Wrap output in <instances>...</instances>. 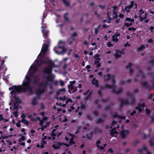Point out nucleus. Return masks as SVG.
Here are the masks:
<instances>
[{"label":"nucleus","instance_id":"obj_1","mask_svg":"<svg viewBox=\"0 0 154 154\" xmlns=\"http://www.w3.org/2000/svg\"><path fill=\"white\" fill-rule=\"evenodd\" d=\"M32 73L31 72H30L28 75H26L25 79L26 81H24L22 86L23 87V91H29L30 93L32 94L33 92L32 88L30 86L31 83L30 77L32 76Z\"/></svg>","mask_w":154,"mask_h":154},{"label":"nucleus","instance_id":"obj_2","mask_svg":"<svg viewBox=\"0 0 154 154\" xmlns=\"http://www.w3.org/2000/svg\"><path fill=\"white\" fill-rule=\"evenodd\" d=\"M127 96H130L131 97V100L130 101H129L128 99H125L123 100L119 98V101H120V103L121 104L124 105H128L131 104H134L135 103V96L133 95L132 94L129 92H128L126 93Z\"/></svg>","mask_w":154,"mask_h":154},{"label":"nucleus","instance_id":"obj_3","mask_svg":"<svg viewBox=\"0 0 154 154\" xmlns=\"http://www.w3.org/2000/svg\"><path fill=\"white\" fill-rule=\"evenodd\" d=\"M10 90H11V93L12 94H15L16 95L17 93L23 92H25L26 91H23V88L21 86L14 85L9 88Z\"/></svg>","mask_w":154,"mask_h":154},{"label":"nucleus","instance_id":"obj_4","mask_svg":"<svg viewBox=\"0 0 154 154\" xmlns=\"http://www.w3.org/2000/svg\"><path fill=\"white\" fill-rule=\"evenodd\" d=\"M38 87L36 91V94L38 96V97L40 98V95L42 94L45 93V88L43 87V85L41 83L38 84Z\"/></svg>","mask_w":154,"mask_h":154},{"label":"nucleus","instance_id":"obj_5","mask_svg":"<svg viewBox=\"0 0 154 154\" xmlns=\"http://www.w3.org/2000/svg\"><path fill=\"white\" fill-rule=\"evenodd\" d=\"M124 50L119 49L117 50L116 51L115 53L114 54V56L116 59L120 57L122 55H124Z\"/></svg>","mask_w":154,"mask_h":154},{"label":"nucleus","instance_id":"obj_6","mask_svg":"<svg viewBox=\"0 0 154 154\" xmlns=\"http://www.w3.org/2000/svg\"><path fill=\"white\" fill-rule=\"evenodd\" d=\"M112 92L113 93L118 94L121 93L123 91V89L122 88H119L117 90H116V87L114 85H112Z\"/></svg>","mask_w":154,"mask_h":154},{"label":"nucleus","instance_id":"obj_7","mask_svg":"<svg viewBox=\"0 0 154 154\" xmlns=\"http://www.w3.org/2000/svg\"><path fill=\"white\" fill-rule=\"evenodd\" d=\"M63 145V143L60 142H57L56 144H53L52 145V147L54 149H59L61 146Z\"/></svg>","mask_w":154,"mask_h":154},{"label":"nucleus","instance_id":"obj_8","mask_svg":"<svg viewBox=\"0 0 154 154\" xmlns=\"http://www.w3.org/2000/svg\"><path fill=\"white\" fill-rule=\"evenodd\" d=\"M91 83L92 85H94L95 87H98L99 85L98 81L95 78H93L91 80Z\"/></svg>","mask_w":154,"mask_h":154},{"label":"nucleus","instance_id":"obj_9","mask_svg":"<svg viewBox=\"0 0 154 154\" xmlns=\"http://www.w3.org/2000/svg\"><path fill=\"white\" fill-rule=\"evenodd\" d=\"M105 88L111 89L112 85H110L107 84H105L104 85L100 87V89L102 91L104 90Z\"/></svg>","mask_w":154,"mask_h":154},{"label":"nucleus","instance_id":"obj_10","mask_svg":"<svg viewBox=\"0 0 154 154\" xmlns=\"http://www.w3.org/2000/svg\"><path fill=\"white\" fill-rule=\"evenodd\" d=\"M120 35V33H115L112 36V40L113 42H117L119 41V39L117 38V37Z\"/></svg>","mask_w":154,"mask_h":154},{"label":"nucleus","instance_id":"obj_11","mask_svg":"<svg viewBox=\"0 0 154 154\" xmlns=\"http://www.w3.org/2000/svg\"><path fill=\"white\" fill-rule=\"evenodd\" d=\"M141 84L143 86V87L145 88H147L149 89H152V86H150L147 82H141Z\"/></svg>","mask_w":154,"mask_h":154},{"label":"nucleus","instance_id":"obj_12","mask_svg":"<svg viewBox=\"0 0 154 154\" xmlns=\"http://www.w3.org/2000/svg\"><path fill=\"white\" fill-rule=\"evenodd\" d=\"M52 71V68L51 66H50L45 68L44 70V72L45 73L50 74Z\"/></svg>","mask_w":154,"mask_h":154},{"label":"nucleus","instance_id":"obj_13","mask_svg":"<svg viewBox=\"0 0 154 154\" xmlns=\"http://www.w3.org/2000/svg\"><path fill=\"white\" fill-rule=\"evenodd\" d=\"M129 131L127 130H124L120 132V134L122 136V138L123 139H124L125 138L126 136V135L125 134V133L126 134H128L129 133Z\"/></svg>","mask_w":154,"mask_h":154},{"label":"nucleus","instance_id":"obj_14","mask_svg":"<svg viewBox=\"0 0 154 154\" xmlns=\"http://www.w3.org/2000/svg\"><path fill=\"white\" fill-rule=\"evenodd\" d=\"M48 45L45 43H44L41 50V51L43 53H46L48 50Z\"/></svg>","mask_w":154,"mask_h":154},{"label":"nucleus","instance_id":"obj_15","mask_svg":"<svg viewBox=\"0 0 154 154\" xmlns=\"http://www.w3.org/2000/svg\"><path fill=\"white\" fill-rule=\"evenodd\" d=\"M40 80V79L39 78L38 75H35L34 76L32 83L34 84H38L39 83Z\"/></svg>","mask_w":154,"mask_h":154},{"label":"nucleus","instance_id":"obj_16","mask_svg":"<svg viewBox=\"0 0 154 154\" xmlns=\"http://www.w3.org/2000/svg\"><path fill=\"white\" fill-rule=\"evenodd\" d=\"M76 81L75 80H74L72 81H70L69 82V84L68 85V92L70 94L71 93V90L70 89V86H73V85L75 83Z\"/></svg>","mask_w":154,"mask_h":154},{"label":"nucleus","instance_id":"obj_17","mask_svg":"<svg viewBox=\"0 0 154 154\" xmlns=\"http://www.w3.org/2000/svg\"><path fill=\"white\" fill-rule=\"evenodd\" d=\"M132 65V64L130 63H128V64L125 66V68L126 69H129V73L131 74H132L133 72V70L131 68H130Z\"/></svg>","mask_w":154,"mask_h":154},{"label":"nucleus","instance_id":"obj_18","mask_svg":"<svg viewBox=\"0 0 154 154\" xmlns=\"http://www.w3.org/2000/svg\"><path fill=\"white\" fill-rule=\"evenodd\" d=\"M144 13V11H142L141 13H140V15L139 16V19L140 20V21H143L144 20L146 19L147 18V14L146 13L145 14V16L144 17H142L141 16V15Z\"/></svg>","mask_w":154,"mask_h":154},{"label":"nucleus","instance_id":"obj_19","mask_svg":"<svg viewBox=\"0 0 154 154\" xmlns=\"http://www.w3.org/2000/svg\"><path fill=\"white\" fill-rule=\"evenodd\" d=\"M58 48L60 49H62V51H61L60 52H59L57 51H55V49H54V50L55 51L56 53H57V54H60L62 53L63 52H65L66 51V49L63 46H59L58 47Z\"/></svg>","mask_w":154,"mask_h":154},{"label":"nucleus","instance_id":"obj_20","mask_svg":"<svg viewBox=\"0 0 154 154\" xmlns=\"http://www.w3.org/2000/svg\"><path fill=\"white\" fill-rule=\"evenodd\" d=\"M112 75L111 74H107L104 75V79L106 80H109L112 78Z\"/></svg>","mask_w":154,"mask_h":154},{"label":"nucleus","instance_id":"obj_21","mask_svg":"<svg viewBox=\"0 0 154 154\" xmlns=\"http://www.w3.org/2000/svg\"><path fill=\"white\" fill-rule=\"evenodd\" d=\"M42 32L43 37L45 38H47V37H48V32L47 31H44L45 29L44 27L42 26Z\"/></svg>","mask_w":154,"mask_h":154},{"label":"nucleus","instance_id":"obj_22","mask_svg":"<svg viewBox=\"0 0 154 154\" xmlns=\"http://www.w3.org/2000/svg\"><path fill=\"white\" fill-rule=\"evenodd\" d=\"M132 80L130 79H128L125 81L123 80H122L120 81V84L121 85H125L126 83H131V82H132Z\"/></svg>","mask_w":154,"mask_h":154},{"label":"nucleus","instance_id":"obj_23","mask_svg":"<svg viewBox=\"0 0 154 154\" xmlns=\"http://www.w3.org/2000/svg\"><path fill=\"white\" fill-rule=\"evenodd\" d=\"M95 122L97 124H99L100 123H103L104 122V120H103L102 118L100 117H98L95 120Z\"/></svg>","mask_w":154,"mask_h":154},{"label":"nucleus","instance_id":"obj_24","mask_svg":"<svg viewBox=\"0 0 154 154\" xmlns=\"http://www.w3.org/2000/svg\"><path fill=\"white\" fill-rule=\"evenodd\" d=\"M37 97H35L32 99L31 103L33 106H35L37 104Z\"/></svg>","mask_w":154,"mask_h":154},{"label":"nucleus","instance_id":"obj_25","mask_svg":"<svg viewBox=\"0 0 154 154\" xmlns=\"http://www.w3.org/2000/svg\"><path fill=\"white\" fill-rule=\"evenodd\" d=\"M118 134V132L116 131H111L110 130V132H109V134L112 137H117V136L116 135H115L114 134Z\"/></svg>","mask_w":154,"mask_h":154},{"label":"nucleus","instance_id":"obj_26","mask_svg":"<svg viewBox=\"0 0 154 154\" xmlns=\"http://www.w3.org/2000/svg\"><path fill=\"white\" fill-rule=\"evenodd\" d=\"M134 1H131L130 4L129 5L125 7V10H126L127 8H128L129 9L132 8L134 6Z\"/></svg>","mask_w":154,"mask_h":154},{"label":"nucleus","instance_id":"obj_27","mask_svg":"<svg viewBox=\"0 0 154 154\" xmlns=\"http://www.w3.org/2000/svg\"><path fill=\"white\" fill-rule=\"evenodd\" d=\"M140 75L141 76V77L142 78L143 77V75H142V71L140 69H139L136 75V77L137 78L139 77Z\"/></svg>","mask_w":154,"mask_h":154},{"label":"nucleus","instance_id":"obj_28","mask_svg":"<svg viewBox=\"0 0 154 154\" xmlns=\"http://www.w3.org/2000/svg\"><path fill=\"white\" fill-rule=\"evenodd\" d=\"M113 104L112 105L108 104L106 105L105 108V110L106 111H107L109 109H111L112 107L113 106Z\"/></svg>","mask_w":154,"mask_h":154},{"label":"nucleus","instance_id":"obj_29","mask_svg":"<svg viewBox=\"0 0 154 154\" xmlns=\"http://www.w3.org/2000/svg\"><path fill=\"white\" fill-rule=\"evenodd\" d=\"M61 1L66 6L69 7V6L70 2L69 1L66 0H61Z\"/></svg>","mask_w":154,"mask_h":154},{"label":"nucleus","instance_id":"obj_30","mask_svg":"<svg viewBox=\"0 0 154 154\" xmlns=\"http://www.w3.org/2000/svg\"><path fill=\"white\" fill-rule=\"evenodd\" d=\"M145 45H141L139 47H138L137 48V51H141L142 50L145 49Z\"/></svg>","mask_w":154,"mask_h":154},{"label":"nucleus","instance_id":"obj_31","mask_svg":"<svg viewBox=\"0 0 154 154\" xmlns=\"http://www.w3.org/2000/svg\"><path fill=\"white\" fill-rule=\"evenodd\" d=\"M92 94V92H89L88 94V95L87 96H86L85 97V100H86V101H88L91 98V95Z\"/></svg>","mask_w":154,"mask_h":154},{"label":"nucleus","instance_id":"obj_32","mask_svg":"<svg viewBox=\"0 0 154 154\" xmlns=\"http://www.w3.org/2000/svg\"><path fill=\"white\" fill-rule=\"evenodd\" d=\"M77 36V34L76 32H74L71 35V37L73 41L75 40L74 37Z\"/></svg>","mask_w":154,"mask_h":154},{"label":"nucleus","instance_id":"obj_33","mask_svg":"<svg viewBox=\"0 0 154 154\" xmlns=\"http://www.w3.org/2000/svg\"><path fill=\"white\" fill-rule=\"evenodd\" d=\"M20 103L19 102H16L14 105V110L16 109L17 110L18 109V107L19 104Z\"/></svg>","mask_w":154,"mask_h":154},{"label":"nucleus","instance_id":"obj_34","mask_svg":"<svg viewBox=\"0 0 154 154\" xmlns=\"http://www.w3.org/2000/svg\"><path fill=\"white\" fill-rule=\"evenodd\" d=\"M21 121L27 125H29V122L25 119H22Z\"/></svg>","mask_w":154,"mask_h":154},{"label":"nucleus","instance_id":"obj_35","mask_svg":"<svg viewBox=\"0 0 154 154\" xmlns=\"http://www.w3.org/2000/svg\"><path fill=\"white\" fill-rule=\"evenodd\" d=\"M35 61L37 63V65L38 66H40L42 64L44 63V62H42V61L39 62V60H36Z\"/></svg>","mask_w":154,"mask_h":154},{"label":"nucleus","instance_id":"obj_36","mask_svg":"<svg viewBox=\"0 0 154 154\" xmlns=\"http://www.w3.org/2000/svg\"><path fill=\"white\" fill-rule=\"evenodd\" d=\"M135 109L136 110H137L139 111V113H140L142 111V108L139 105L137 106L135 108Z\"/></svg>","mask_w":154,"mask_h":154},{"label":"nucleus","instance_id":"obj_37","mask_svg":"<svg viewBox=\"0 0 154 154\" xmlns=\"http://www.w3.org/2000/svg\"><path fill=\"white\" fill-rule=\"evenodd\" d=\"M75 143V141H74V138L72 137L69 139V144L71 145Z\"/></svg>","mask_w":154,"mask_h":154},{"label":"nucleus","instance_id":"obj_38","mask_svg":"<svg viewBox=\"0 0 154 154\" xmlns=\"http://www.w3.org/2000/svg\"><path fill=\"white\" fill-rule=\"evenodd\" d=\"M148 62L149 64H150V65L152 66H154V60H149L148 61Z\"/></svg>","mask_w":154,"mask_h":154},{"label":"nucleus","instance_id":"obj_39","mask_svg":"<svg viewBox=\"0 0 154 154\" xmlns=\"http://www.w3.org/2000/svg\"><path fill=\"white\" fill-rule=\"evenodd\" d=\"M97 94L99 95L100 97H101L103 95V93L101 90L100 89L97 91Z\"/></svg>","mask_w":154,"mask_h":154},{"label":"nucleus","instance_id":"obj_40","mask_svg":"<svg viewBox=\"0 0 154 154\" xmlns=\"http://www.w3.org/2000/svg\"><path fill=\"white\" fill-rule=\"evenodd\" d=\"M100 60V58L99 57H97V58H96L95 59V61L94 62V63L96 64V63H99Z\"/></svg>","mask_w":154,"mask_h":154},{"label":"nucleus","instance_id":"obj_41","mask_svg":"<svg viewBox=\"0 0 154 154\" xmlns=\"http://www.w3.org/2000/svg\"><path fill=\"white\" fill-rule=\"evenodd\" d=\"M125 26L127 27H129L130 26H132V23H125Z\"/></svg>","mask_w":154,"mask_h":154},{"label":"nucleus","instance_id":"obj_42","mask_svg":"<svg viewBox=\"0 0 154 154\" xmlns=\"http://www.w3.org/2000/svg\"><path fill=\"white\" fill-rule=\"evenodd\" d=\"M109 99V97H108L106 98H105L104 99H102L100 100V101L102 102L103 103H105Z\"/></svg>","mask_w":154,"mask_h":154},{"label":"nucleus","instance_id":"obj_43","mask_svg":"<svg viewBox=\"0 0 154 154\" xmlns=\"http://www.w3.org/2000/svg\"><path fill=\"white\" fill-rule=\"evenodd\" d=\"M68 14V13H65V14H64V19L66 21H68L69 20L68 18L66 17V15H67Z\"/></svg>","mask_w":154,"mask_h":154},{"label":"nucleus","instance_id":"obj_44","mask_svg":"<svg viewBox=\"0 0 154 154\" xmlns=\"http://www.w3.org/2000/svg\"><path fill=\"white\" fill-rule=\"evenodd\" d=\"M119 117V115L118 113L116 112H115L113 116V117L114 118H117Z\"/></svg>","mask_w":154,"mask_h":154},{"label":"nucleus","instance_id":"obj_45","mask_svg":"<svg viewBox=\"0 0 154 154\" xmlns=\"http://www.w3.org/2000/svg\"><path fill=\"white\" fill-rule=\"evenodd\" d=\"M128 29L129 31H130L132 30L133 31H135L136 30V29L134 27H129Z\"/></svg>","mask_w":154,"mask_h":154},{"label":"nucleus","instance_id":"obj_46","mask_svg":"<svg viewBox=\"0 0 154 154\" xmlns=\"http://www.w3.org/2000/svg\"><path fill=\"white\" fill-rule=\"evenodd\" d=\"M90 125L89 124H88L86 125V127H84L83 128V129L85 131L88 129L89 128V127Z\"/></svg>","mask_w":154,"mask_h":154},{"label":"nucleus","instance_id":"obj_47","mask_svg":"<svg viewBox=\"0 0 154 154\" xmlns=\"http://www.w3.org/2000/svg\"><path fill=\"white\" fill-rule=\"evenodd\" d=\"M107 47H112L113 45V44L111 43V42H108L107 44Z\"/></svg>","mask_w":154,"mask_h":154},{"label":"nucleus","instance_id":"obj_48","mask_svg":"<svg viewBox=\"0 0 154 154\" xmlns=\"http://www.w3.org/2000/svg\"><path fill=\"white\" fill-rule=\"evenodd\" d=\"M101 143V141L100 140H97L96 143V146L97 147H99V145Z\"/></svg>","mask_w":154,"mask_h":154},{"label":"nucleus","instance_id":"obj_49","mask_svg":"<svg viewBox=\"0 0 154 154\" xmlns=\"http://www.w3.org/2000/svg\"><path fill=\"white\" fill-rule=\"evenodd\" d=\"M21 122V121L20 120H19L18 122V123L16 124V125L17 127L18 128H19L20 127L21 125L20 124V122Z\"/></svg>","mask_w":154,"mask_h":154},{"label":"nucleus","instance_id":"obj_50","mask_svg":"<svg viewBox=\"0 0 154 154\" xmlns=\"http://www.w3.org/2000/svg\"><path fill=\"white\" fill-rule=\"evenodd\" d=\"M48 85V84L46 82H44L43 83V87L45 88V89H46L47 86Z\"/></svg>","mask_w":154,"mask_h":154},{"label":"nucleus","instance_id":"obj_51","mask_svg":"<svg viewBox=\"0 0 154 154\" xmlns=\"http://www.w3.org/2000/svg\"><path fill=\"white\" fill-rule=\"evenodd\" d=\"M145 110L146 111V114L147 115H149L151 112V110L147 109H146Z\"/></svg>","mask_w":154,"mask_h":154},{"label":"nucleus","instance_id":"obj_52","mask_svg":"<svg viewBox=\"0 0 154 154\" xmlns=\"http://www.w3.org/2000/svg\"><path fill=\"white\" fill-rule=\"evenodd\" d=\"M13 114L14 115V116L16 118H17L18 117V112L17 111H16L13 112Z\"/></svg>","mask_w":154,"mask_h":154},{"label":"nucleus","instance_id":"obj_53","mask_svg":"<svg viewBox=\"0 0 154 154\" xmlns=\"http://www.w3.org/2000/svg\"><path fill=\"white\" fill-rule=\"evenodd\" d=\"M149 143L150 144V146H154V143L152 140H149Z\"/></svg>","mask_w":154,"mask_h":154},{"label":"nucleus","instance_id":"obj_54","mask_svg":"<svg viewBox=\"0 0 154 154\" xmlns=\"http://www.w3.org/2000/svg\"><path fill=\"white\" fill-rule=\"evenodd\" d=\"M87 118L90 121H92L93 120L92 117H91L89 115H88L87 116Z\"/></svg>","mask_w":154,"mask_h":154},{"label":"nucleus","instance_id":"obj_55","mask_svg":"<svg viewBox=\"0 0 154 154\" xmlns=\"http://www.w3.org/2000/svg\"><path fill=\"white\" fill-rule=\"evenodd\" d=\"M93 114L94 116H96L98 115V112L97 110H95L94 111Z\"/></svg>","mask_w":154,"mask_h":154},{"label":"nucleus","instance_id":"obj_56","mask_svg":"<svg viewBox=\"0 0 154 154\" xmlns=\"http://www.w3.org/2000/svg\"><path fill=\"white\" fill-rule=\"evenodd\" d=\"M140 143V141L139 140H137L135 141L133 143V145L134 146H136L137 144Z\"/></svg>","mask_w":154,"mask_h":154},{"label":"nucleus","instance_id":"obj_57","mask_svg":"<svg viewBox=\"0 0 154 154\" xmlns=\"http://www.w3.org/2000/svg\"><path fill=\"white\" fill-rule=\"evenodd\" d=\"M86 107L85 105L82 104L81 105V108L82 109H85Z\"/></svg>","mask_w":154,"mask_h":154},{"label":"nucleus","instance_id":"obj_58","mask_svg":"<svg viewBox=\"0 0 154 154\" xmlns=\"http://www.w3.org/2000/svg\"><path fill=\"white\" fill-rule=\"evenodd\" d=\"M86 137L88 140H92V137L91 136L86 135Z\"/></svg>","mask_w":154,"mask_h":154},{"label":"nucleus","instance_id":"obj_59","mask_svg":"<svg viewBox=\"0 0 154 154\" xmlns=\"http://www.w3.org/2000/svg\"><path fill=\"white\" fill-rule=\"evenodd\" d=\"M51 135L52 137H56L57 136V134L56 133H55L54 132H52Z\"/></svg>","mask_w":154,"mask_h":154},{"label":"nucleus","instance_id":"obj_60","mask_svg":"<svg viewBox=\"0 0 154 154\" xmlns=\"http://www.w3.org/2000/svg\"><path fill=\"white\" fill-rule=\"evenodd\" d=\"M69 102H72V100L71 99H68L66 101L65 103L66 104L67 103Z\"/></svg>","mask_w":154,"mask_h":154},{"label":"nucleus","instance_id":"obj_61","mask_svg":"<svg viewBox=\"0 0 154 154\" xmlns=\"http://www.w3.org/2000/svg\"><path fill=\"white\" fill-rule=\"evenodd\" d=\"M25 137L23 135L21 136L20 138L21 141H23L25 140Z\"/></svg>","mask_w":154,"mask_h":154},{"label":"nucleus","instance_id":"obj_62","mask_svg":"<svg viewBox=\"0 0 154 154\" xmlns=\"http://www.w3.org/2000/svg\"><path fill=\"white\" fill-rule=\"evenodd\" d=\"M152 89H154V76H153L152 79Z\"/></svg>","mask_w":154,"mask_h":154},{"label":"nucleus","instance_id":"obj_63","mask_svg":"<svg viewBox=\"0 0 154 154\" xmlns=\"http://www.w3.org/2000/svg\"><path fill=\"white\" fill-rule=\"evenodd\" d=\"M136 113V111L135 110H134L132 112L130 113V115L131 116H133Z\"/></svg>","mask_w":154,"mask_h":154},{"label":"nucleus","instance_id":"obj_64","mask_svg":"<svg viewBox=\"0 0 154 154\" xmlns=\"http://www.w3.org/2000/svg\"><path fill=\"white\" fill-rule=\"evenodd\" d=\"M95 130L99 133H101L102 132V130L101 129H100L98 128L96 129Z\"/></svg>","mask_w":154,"mask_h":154}]
</instances>
